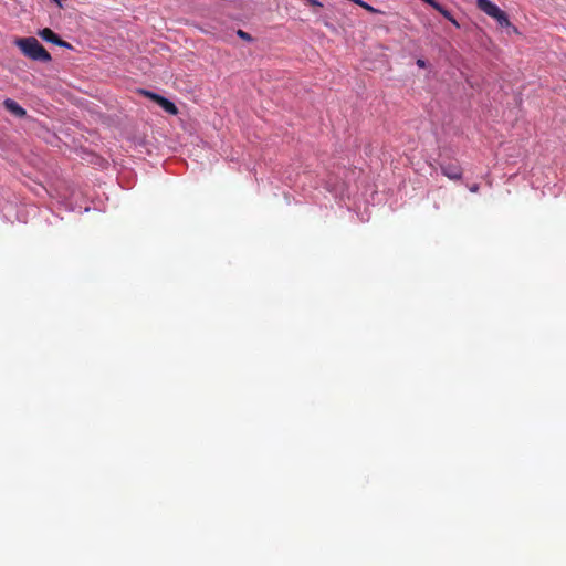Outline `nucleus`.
I'll return each mask as SVG.
<instances>
[{"label": "nucleus", "mask_w": 566, "mask_h": 566, "mask_svg": "<svg viewBox=\"0 0 566 566\" xmlns=\"http://www.w3.org/2000/svg\"><path fill=\"white\" fill-rule=\"evenodd\" d=\"M15 44L21 52L31 60L42 62H49L52 60V56L46 49L33 36L19 38L15 40Z\"/></svg>", "instance_id": "1"}, {"label": "nucleus", "mask_w": 566, "mask_h": 566, "mask_svg": "<svg viewBox=\"0 0 566 566\" xmlns=\"http://www.w3.org/2000/svg\"><path fill=\"white\" fill-rule=\"evenodd\" d=\"M440 169L450 180H460L463 177V168L455 161L442 163Z\"/></svg>", "instance_id": "2"}, {"label": "nucleus", "mask_w": 566, "mask_h": 566, "mask_svg": "<svg viewBox=\"0 0 566 566\" xmlns=\"http://www.w3.org/2000/svg\"><path fill=\"white\" fill-rule=\"evenodd\" d=\"M143 93L157 103L161 108H164L168 114H178V109L176 105L167 99L166 97L158 95L156 93L149 91H143Z\"/></svg>", "instance_id": "3"}, {"label": "nucleus", "mask_w": 566, "mask_h": 566, "mask_svg": "<svg viewBox=\"0 0 566 566\" xmlns=\"http://www.w3.org/2000/svg\"><path fill=\"white\" fill-rule=\"evenodd\" d=\"M38 34L42 40L51 42L60 48H71V45L63 41L51 28H44L39 31Z\"/></svg>", "instance_id": "4"}, {"label": "nucleus", "mask_w": 566, "mask_h": 566, "mask_svg": "<svg viewBox=\"0 0 566 566\" xmlns=\"http://www.w3.org/2000/svg\"><path fill=\"white\" fill-rule=\"evenodd\" d=\"M476 6L482 12L491 18H495L502 10L492 0H476Z\"/></svg>", "instance_id": "5"}, {"label": "nucleus", "mask_w": 566, "mask_h": 566, "mask_svg": "<svg viewBox=\"0 0 566 566\" xmlns=\"http://www.w3.org/2000/svg\"><path fill=\"white\" fill-rule=\"evenodd\" d=\"M422 1L426 2L427 4H429L430 7H432L433 9H436L440 14H442L455 28H459V24L455 21V19L452 17L451 12L448 9H446L442 4H440L436 0H422Z\"/></svg>", "instance_id": "6"}, {"label": "nucleus", "mask_w": 566, "mask_h": 566, "mask_svg": "<svg viewBox=\"0 0 566 566\" xmlns=\"http://www.w3.org/2000/svg\"><path fill=\"white\" fill-rule=\"evenodd\" d=\"M4 108L10 113L18 117H24L27 115V111L22 108L18 103L13 99L7 98L3 102Z\"/></svg>", "instance_id": "7"}, {"label": "nucleus", "mask_w": 566, "mask_h": 566, "mask_svg": "<svg viewBox=\"0 0 566 566\" xmlns=\"http://www.w3.org/2000/svg\"><path fill=\"white\" fill-rule=\"evenodd\" d=\"M494 19L502 28H509L511 25L507 14L503 10H501V12Z\"/></svg>", "instance_id": "8"}, {"label": "nucleus", "mask_w": 566, "mask_h": 566, "mask_svg": "<svg viewBox=\"0 0 566 566\" xmlns=\"http://www.w3.org/2000/svg\"><path fill=\"white\" fill-rule=\"evenodd\" d=\"M349 1L355 2L356 4L360 6L368 12H371V13L377 12V10L373 6H369L367 2H365L363 0H349Z\"/></svg>", "instance_id": "9"}, {"label": "nucleus", "mask_w": 566, "mask_h": 566, "mask_svg": "<svg viewBox=\"0 0 566 566\" xmlns=\"http://www.w3.org/2000/svg\"><path fill=\"white\" fill-rule=\"evenodd\" d=\"M237 34L244 41H251V35L241 29L238 30Z\"/></svg>", "instance_id": "10"}, {"label": "nucleus", "mask_w": 566, "mask_h": 566, "mask_svg": "<svg viewBox=\"0 0 566 566\" xmlns=\"http://www.w3.org/2000/svg\"><path fill=\"white\" fill-rule=\"evenodd\" d=\"M308 4L315 6V7H322V3L317 0H307Z\"/></svg>", "instance_id": "11"}, {"label": "nucleus", "mask_w": 566, "mask_h": 566, "mask_svg": "<svg viewBox=\"0 0 566 566\" xmlns=\"http://www.w3.org/2000/svg\"><path fill=\"white\" fill-rule=\"evenodd\" d=\"M417 65H418L419 67H422V69H423V67H426V61H424L423 59H418V60H417Z\"/></svg>", "instance_id": "12"}, {"label": "nucleus", "mask_w": 566, "mask_h": 566, "mask_svg": "<svg viewBox=\"0 0 566 566\" xmlns=\"http://www.w3.org/2000/svg\"><path fill=\"white\" fill-rule=\"evenodd\" d=\"M470 191L473 192V193H476L479 191V185L474 184L473 186H471L470 187Z\"/></svg>", "instance_id": "13"}, {"label": "nucleus", "mask_w": 566, "mask_h": 566, "mask_svg": "<svg viewBox=\"0 0 566 566\" xmlns=\"http://www.w3.org/2000/svg\"><path fill=\"white\" fill-rule=\"evenodd\" d=\"M56 2V4L62 8V2H64L65 0H54Z\"/></svg>", "instance_id": "14"}]
</instances>
